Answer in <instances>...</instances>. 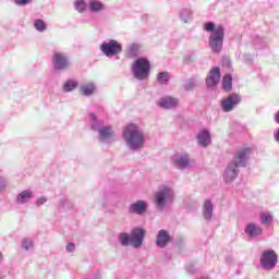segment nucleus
<instances>
[{
	"label": "nucleus",
	"mask_w": 279,
	"mask_h": 279,
	"mask_svg": "<svg viewBox=\"0 0 279 279\" xmlns=\"http://www.w3.org/2000/svg\"><path fill=\"white\" fill-rule=\"evenodd\" d=\"M122 138L130 151H141L145 147L147 135L141 125L130 123L123 129Z\"/></svg>",
	"instance_id": "obj_1"
},
{
	"label": "nucleus",
	"mask_w": 279,
	"mask_h": 279,
	"mask_svg": "<svg viewBox=\"0 0 279 279\" xmlns=\"http://www.w3.org/2000/svg\"><path fill=\"white\" fill-rule=\"evenodd\" d=\"M89 125L93 132H97L99 143L110 145L117 141V131L112 125H105L104 120L97 118V114L89 113Z\"/></svg>",
	"instance_id": "obj_2"
},
{
	"label": "nucleus",
	"mask_w": 279,
	"mask_h": 279,
	"mask_svg": "<svg viewBox=\"0 0 279 279\" xmlns=\"http://www.w3.org/2000/svg\"><path fill=\"white\" fill-rule=\"evenodd\" d=\"M251 154V148H242L235 154L233 161L227 166L222 174L226 184H230L236 180V175H239V167H245L247 165Z\"/></svg>",
	"instance_id": "obj_3"
},
{
	"label": "nucleus",
	"mask_w": 279,
	"mask_h": 279,
	"mask_svg": "<svg viewBox=\"0 0 279 279\" xmlns=\"http://www.w3.org/2000/svg\"><path fill=\"white\" fill-rule=\"evenodd\" d=\"M143 241H145V229L134 228L131 230V234L128 232H121L118 235V242L122 247H134L138 250L143 247Z\"/></svg>",
	"instance_id": "obj_4"
},
{
	"label": "nucleus",
	"mask_w": 279,
	"mask_h": 279,
	"mask_svg": "<svg viewBox=\"0 0 279 279\" xmlns=\"http://www.w3.org/2000/svg\"><path fill=\"white\" fill-rule=\"evenodd\" d=\"M173 199H175L173 189L167 185H161L154 194V206L157 210H165V208L173 204Z\"/></svg>",
	"instance_id": "obj_5"
},
{
	"label": "nucleus",
	"mask_w": 279,
	"mask_h": 279,
	"mask_svg": "<svg viewBox=\"0 0 279 279\" xmlns=\"http://www.w3.org/2000/svg\"><path fill=\"white\" fill-rule=\"evenodd\" d=\"M131 73L135 80L143 82L149 77L151 73V63L145 57L137 58L131 66Z\"/></svg>",
	"instance_id": "obj_6"
},
{
	"label": "nucleus",
	"mask_w": 279,
	"mask_h": 279,
	"mask_svg": "<svg viewBox=\"0 0 279 279\" xmlns=\"http://www.w3.org/2000/svg\"><path fill=\"white\" fill-rule=\"evenodd\" d=\"M226 36V28L222 25L210 23V50L213 53H221L223 49V38Z\"/></svg>",
	"instance_id": "obj_7"
},
{
	"label": "nucleus",
	"mask_w": 279,
	"mask_h": 279,
	"mask_svg": "<svg viewBox=\"0 0 279 279\" xmlns=\"http://www.w3.org/2000/svg\"><path fill=\"white\" fill-rule=\"evenodd\" d=\"M99 49L104 56L112 58V56H119L123 52V45L118 43L117 39H110L109 41H104Z\"/></svg>",
	"instance_id": "obj_8"
},
{
	"label": "nucleus",
	"mask_w": 279,
	"mask_h": 279,
	"mask_svg": "<svg viewBox=\"0 0 279 279\" xmlns=\"http://www.w3.org/2000/svg\"><path fill=\"white\" fill-rule=\"evenodd\" d=\"M172 162L177 169L180 171H186V169H191V155L186 151L175 153L172 156Z\"/></svg>",
	"instance_id": "obj_9"
},
{
	"label": "nucleus",
	"mask_w": 279,
	"mask_h": 279,
	"mask_svg": "<svg viewBox=\"0 0 279 279\" xmlns=\"http://www.w3.org/2000/svg\"><path fill=\"white\" fill-rule=\"evenodd\" d=\"M52 64L54 71H66L71 68V59L64 52H56L52 56Z\"/></svg>",
	"instance_id": "obj_10"
},
{
	"label": "nucleus",
	"mask_w": 279,
	"mask_h": 279,
	"mask_svg": "<svg viewBox=\"0 0 279 279\" xmlns=\"http://www.w3.org/2000/svg\"><path fill=\"white\" fill-rule=\"evenodd\" d=\"M278 264V255L274 251H264L260 257V265L264 269H274Z\"/></svg>",
	"instance_id": "obj_11"
},
{
	"label": "nucleus",
	"mask_w": 279,
	"mask_h": 279,
	"mask_svg": "<svg viewBox=\"0 0 279 279\" xmlns=\"http://www.w3.org/2000/svg\"><path fill=\"white\" fill-rule=\"evenodd\" d=\"M148 206L149 204L147 203V201L138 199L129 206L128 213L129 215L143 216L145 215V213H147Z\"/></svg>",
	"instance_id": "obj_12"
},
{
	"label": "nucleus",
	"mask_w": 279,
	"mask_h": 279,
	"mask_svg": "<svg viewBox=\"0 0 279 279\" xmlns=\"http://www.w3.org/2000/svg\"><path fill=\"white\" fill-rule=\"evenodd\" d=\"M157 106L163 110H173V108L180 106V99L173 96H165L157 101Z\"/></svg>",
	"instance_id": "obj_13"
},
{
	"label": "nucleus",
	"mask_w": 279,
	"mask_h": 279,
	"mask_svg": "<svg viewBox=\"0 0 279 279\" xmlns=\"http://www.w3.org/2000/svg\"><path fill=\"white\" fill-rule=\"evenodd\" d=\"M169 243H171V235L169 234V231L165 229L159 230L156 235L157 247H160L162 250L167 247Z\"/></svg>",
	"instance_id": "obj_14"
},
{
	"label": "nucleus",
	"mask_w": 279,
	"mask_h": 279,
	"mask_svg": "<svg viewBox=\"0 0 279 279\" xmlns=\"http://www.w3.org/2000/svg\"><path fill=\"white\" fill-rule=\"evenodd\" d=\"M241 101V98L236 94L230 95L228 98L222 100L221 106L225 112H232L236 104Z\"/></svg>",
	"instance_id": "obj_15"
},
{
	"label": "nucleus",
	"mask_w": 279,
	"mask_h": 279,
	"mask_svg": "<svg viewBox=\"0 0 279 279\" xmlns=\"http://www.w3.org/2000/svg\"><path fill=\"white\" fill-rule=\"evenodd\" d=\"M34 199V191L23 190L15 197V203L23 206L24 204H29Z\"/></svg>",
	"instance_id": "obj_16"
},
{
	"label": "nucleus",
	"mask_w": 279,
	"mask_h": 279,
	"mask_svg": "<svg viewBox=\"0 0 279 279\" xmlns=\"http://www.w3.org/2000/svg\"><path fill=\"white\" fill-rule=\"evenodd\" d=\"M245 234L251 239H256L263 234V228L256 223H248L245 228Z\"/></svg>",
	"instance_id": "obj_17"
},
{
	"label": "nucleus",
	"mask_w": 279,
	"mask_h": 279,
	"mask_svg": "<svg viewBox=\"0 0 279 279\" xmlns=\"http://www.w3.org/2000/svg\"><path fill=\"white\" fill-rule=\"evenodd\" d=\"M96 90H97V85H95V83H93V82L83 84L80 87V93L83 95V97H93V95H95Z\"/></svg>",
	"instance_id": "obj_18"
},
{
	"label": "nucleus",
	"mask_w": 279,
	"mask_h": 279,
	"mask_svg": "<svg viewBox=\"0 0 279 279\" xmlns=\"http://www.w3.org/2000/svg\"><path fill=\"white\" fill-rule=\"evenodd\" d=\"M138 56H141V44H129L126 48V58L133 60L134 58H138Z\"/></svg>",
	"instance_id": "obj_19"
},
{
	"label": "nucleus",
	"mask_w": 279,
	"mask_h": 279,
	"mask_svg": "<svg viewBox=\"0 0 279 279\" xmlns=\"http://www.w3.org/2000/svg\"><path fill=\"white\" fill-rule=\"evenodd\" d=\"M197 141L201 147H207L210 143V132L208 130H202L197 135Z\"/></svg>",
	"instance_id": "obj_20"
},
{
	"label": "nucleus",
	"mask_w": 279,
	"mask_h": 279,
	"mask_svg": "<svg viewBox=\"0 0 279 279\" xmlns=\"http://www.w3.org/2000/svg\"><path fill=\"white\" fill-rule=\"evenodd\" d=\"M87 8L94 13L104 12V10H106V4L99 0H89Z\"/></svg>",
	"instance_id": "obj_21"
},
{
	"label": "nucleus",
	"mask_w": 279,
	"mask_h": 279,
	"mask_svg": "<svg viewBox=\"0 0 279 279\" xmlns=\"http://www.w3.org/2000/svg\"><path fill=\"white\" fill-rule=\"evenodd\" d=\"M179 17L182 23H189L190 21H193V11H191L190 8H184L179 12Z\"/></svg>",
	"instance_id": "obj_22"
},
{
	"label": "nucleus",
	"mask_w": 279,
	"mask_h": 279,
	"mask_svg": "<svg viewBox=\"0 0 279 279\" xmlns=\"http://www.w3.org/2000/svg\"><path fill=\"white\" fill-rule=\"evenodd\" d=\"M77 86H80V83H77L76 80L73 78H69L62 86V90L63 93H73V90H75V88H77Z\"/></svg>",
	"instance_id": "obj_23"
},
{
	"label": "nucleus",
	"mask_w": 279,
	"mask_h": 279,
	"mask_svg": "<svg viewBox=\"0 0 279 279\" xmlns=\"http://www.w3.org/2000/svg\"><path fill=\"white\" fill-rule=\"evenodd\" d=\"M259 221L263 226H271L274 223V215L269 211H262L259 214Z\"/></svg>",
	"instance_id": "obj_24"
},
{
	"label": "nucleus",
	"mask_w": 279,
	"mask_h": 279,
	"mask_svg": "<svg viewBox=\"0 0 279 279\" xmlns=\"http://www.w3.org/2000/svg\"><path fill=\"white\" fill-rule=\"evenodd\" d=\"M219 82H221V70L213 68L210 70V84H219Z\"/></svg>",
	"instance_id": "obj_25"
},
{
	"label": "nucleus",
	"mask_w": 279,
	"mask_h": 279,
	"mask_svg": "<svg viewBox=\"0 0 279 279\" xmlns=\"http://www.w3.org/2000/svg\"><path fill=\"white\" fill-rule=\"evenodd\" d=\"M169 80H171V74L169 72H159L157 74V82L160 86H167L169 84Z\"/></svg>",
	"instance_id": "obj_26"
},
{
	"label": "nucleus",
	"mask_w": 279,
	"mask_h": 279,
	"mask_svg": "<svg viewBox=\"0 0 279 279\" xmlns=\"http://www.w3.org/2000/svg\"><path fill=\"white\" fill-rule=\"evenodd\" d=\"M87 8H88V4H86V1H84V0H75L74 1V9L80 14H84V12H86Z\"/></svg>",
	"instance_id": "obj_27"
},
{
	"label": "nucleus",
	"mask_w": 279,
	"mask_h": 279,
	"mask_svg": "<svg viewBox=\"0 0 279 279\" xmlns=\"http://www.w3.org/2000/svg\"><path fill=\"white\" fill-rule=\"evenodd\" d=\"M34 27L37 32L43 34L44 32H47V22H45V20L37 19L34 21Z\"/></svg>",
	"instance_id": "obj_28"
},
{
	"label": "nucleus",
	"mask_w": 279,
	"mask_h": 279,
	"mask_svg": "<svg viewBox=\"0 0 279 279\" xmlns=\"http://www.w3.org/2000/svg\"><path fill=\"white\" fill-rule=\"evenodd\" d=\"M222 88L227 92L230 93L232 90V75L227 74L222 78Z\"/></svg>",
	"instance_id": "obj_29"
},
{
	"label": "nucleus",
	"mask_w": 279,
	"mask_h": 279,
	"mask_svg": "<svg viewBox=\"0 0 279 279\" xmlns=\"http://www.w3.org/2000/svg\"><path fill=\"white\" fill-rule=\"evenodd\" d=\"M183 88L186 93H191V90H195V88H197V81L195 78H189L183 85Z\"/></svg>",
	"instance_id": "obj_30"
},
{
	"label": "nucleus",
	"mask_w": 279,
	"mask_h": 279,
	"mask_svg": "<svg viewBox=\"0 0 279 279\" xmlns=\"http://www.w3.org/2000/svg\"><path fill=\"white\" fill-rule=\"evenodd\" d=\"M203 217L205 221H210V199H206L204 203Z\"/></svg>",
	"instance_id": "obj_31"
},
{
	"label": "nucleus",
	"mask_w": 279,
	"mask_h": 279,
	"mask_svg": "<svg viewBox=\"0 0 279 279\" xmlns=\"http://www.w3.org/2000/svg\"><path fill=\"white\" fill-rule=\"evenodd\" d=\"M22 248L26 252H29V250H34V240L29 238H24L22 240Z\"/></svg>",
	"instance_id": "obj_32"
},
{
	"label": "nucleus",
	"mask_w": 279,
	"mask_h": 279,
	"mask_svg": "<svg viewBox=\"0 0 279 279\" xmlns=\"http://www.w3.org/2000/svg\"><path fill=\"white\" fill-rule=\"evenodd\" d=\"M61 208L71 209L73 208V201L69 198H63L60 201Z\"/></svg>",
	"instance_id": "obj_33"
},
{
	"label": "nucleus",
	"mask_w": 279,
	"mask_h": 279,
	"mask_svg": "<svg viewBox=\"0 0 279 279\" xmlns=\"http://www.w3.org/2000/svg\"><path fill=\"white\" fill-rule=\"evenodd\" d=\"M47 202H49V198H47V196H40L35 201V204H36L37 208H40V206H45V204H47Z\"/></svg>",
	"instance_id": "obj_34"
},
{
	"label": "nucleus",
	"mask_w": 279,
	"mask_h": 279,
	"mask_svg": "<svg viewBox=\"0 0 279 279\" xmlns=\"http://www.w3.org/2000/svg\"><path fill=\"white\" fill-rule=\"evenodd\" d=\"M15 5H29L32 0H14Z\"/></svg>",
	"instance_id": "obj_35"
},
{
	"label": "nucleus",
	"mask_w": 279,
	"mask_h": 279,
	"mask_svg": "<svg viewBox=\"0 0 279 279\" xmlns=\"http://www.w3.org/2000/svg\"><path fill=\"white\" fill-rule=\"evenodd\" d=\"M65 250L69 253L75 252V243H73V242L68 243V245L65 246Z\"/></svg>",
	"instance_id": "obj_36"
},
{
	"label": "nucleus",
	"mask_w": 279,
	"mask_h": 279,
	"mask_svg": "<svg viewBox=\"0 0 279 279\" xmlns=\"http://www.w3.org/2000/svg\"><path fill=\"white\" fill-rule=\"evenodd\" d=\"M7 185H8V182L5 181V179L0 178V189H5Z\"/></svg>",
	"instance_id": "obj_37"
},
{
	"label": "nucleus",
	"mask_w": 279,
	"mask_h": 279,
	"mask_svg": "<svg viewBox=\"0 0 279 279\" xmlns=\"http://www.w3.org/2000/svg\"><path fill=\"white\" fill-rule=\"evenodd\" d=\"M206 86H207V88H210V72H208L207 77H206Z\"/></svg>",
	"instance_id": "obj_38"
},
{
	"label": "nucleus",
	"mask_w": 279,
	"mask_h": 279,
	"mask_svg": "<svg viewBox=\"0 0 279 279\" xmlns=\"http://www.w3.org/2000/svg\"><path fill=\"white\" fill-rule=\"evenodd\" d=\"M205 32H210V22H207L204 26Z\"/></svg>",
	"instance_id": "obj_39"
},
{
	"label": "nucleus",
	"mask_w": 279,
	"mask_h": 279,
	"mask_svg": "<svg viewBox=\"0 0 279 279\" xmlns=\"http://www.w3.org/2000/svg\"><path fill=\"white\" fill-rule=\"evenodd\" d=\"M275 138H276V141H278V143H279V130L275 133Z\"/></svg>",
	"instance_id": "obj_40"
},
{
	"label": "nucleus",
	"mask_w": 279,
	"mask_h": 279,
	"mask_svg": "<svg viewBox=\"0 0 279 279\" xmlns=\"http://www.w3.org/2000/svg\"><path fill=\"white\" fill-rule=\"evenodd\" d=\"M0 263H3V253L0 252Z\"/></svg>",
	"instance_id": "obj_41"
},
{
	"label": "nucleus",
	"mask_w": 279,
	"mask_h": 279,
	"mask_svg": "<svg viewBox=\"0 0 279 279\" xmlns=\"http://www.w3.org/2000/svg\"><path fill=\"white\" fill-rule=\"evenodd\" d=\"M101 206H102V208H106V202H101Z\"/></svg>",
	"instance_id": "obj_42"
},
{
	"label": "nucleus",
	"mask_w": 279,
	"mask_h": 279,
	"mask_svg": "<svg viewBox=\"0 0 279 279\" xmlns=\"http://www.w3.org/2000/svg\"><path fill=\"white\" fill-rule=\"evenodd\" d=\"M227 64H230V59H225Z\"/></svg>",
	"instance_id": "obj_43"
},
{
	"label": "nucleus",
	"mask_w": 279,
	"mask_h": 279,
	"mask_svg": "<svg viewBox=\"0 0 279 279\" xmlns=\"http://www.w3.org/2000/svg\"><path fill=\"white\" fill-rule=\"evenodd\" d=\"M201 279H209L208 277H202Z\"/></svg>",
	"instance_id": "obj_44"
}]
</instances>
